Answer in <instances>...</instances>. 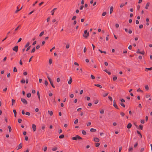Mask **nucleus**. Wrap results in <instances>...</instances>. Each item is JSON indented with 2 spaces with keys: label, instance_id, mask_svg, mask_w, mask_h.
Instances as JSON below:
<instances>
[{
  "label": "nucleus",
  "instance_id": "nucleus-17",
  "mask_svg": "<svg viewBox=\"0 0 152 152\" xmlns=\"http://www.w3.org/2000/svg\"><path fill=\"white\" fill-rule=\"evenodd\" d=\"M48 112L50 114V115H51V116L53 114V112L52 111H50L48 110Z\"/></svg>",
  "mask_w": 152,
  "mask_h": 152
},
{
  "label": "nucleus",
  "instance_id": "nucleus-4",
  "mask_svg": "<svg viewBox=\"0 0 152 152\" xmlns=\"http://www.w3.org/2000/svg\"><path fill=\"white\" fill-rule=\"evenodd\" d=\"M21 101L24 104H26L28 103L27 101L23 98H21Z\"/></svg>",
  "mask_w": 152,
  "mask_h": 152
},
{
  "label": "nucleus",
  "instance_id": "nucleus-2",
  "mask_svg": "<svg viewBox=\"0 0 152 152\" xmlns=\"http://www.w3.org/2000/svg\"><path fill=\"white\" fill-rule=\"evenodd\" d=\"M84 34L83 35V36L86 38H87L89 35V33L86 30L84 32Z\"/></svg>",
  "mask_w": 152,
  "mask_h": 152
},
{
  "label": "nucleus",
  "instance_id": "nucleus-47",
  "mask_svg": "<svg viewBox=\"0 0 152 152\" xmlns=\"http://www.w3.org/2000/svg\"><path fill=\"white\" fill-rule=\"evenodd\" d=\"M120 114H121V115L123 116H124L125 115L124 113L122 112H121L120 113Z\"/></svg>",
  "mask_w": 152,
  "mask_h": 152
},
{
  "label": "nucleus",
  "instance_id": "nucleus-44",
  "mask_svg": "<svg viewBox=\"0 0 152 152\" xmlns=\"http://www.w3.org/2000/svg\"><path fill=\"white\" fill-rule=\"evenodd\" d=\"M108 98L111 101H112L113 99H112V98L111 96H108Z\"/></svg>",
  "mask_w": 152,
  "mask_h": 152
},
{
  "label": "nucleus",
  "instance_id": "nucleus-21",
  "mask_svg": "<svg viewBox=\"0 0 152 152\" xmlns=\"http://www.w3.org/2000/svg\"><path fill=\"white\" fill-rule=\"evenodd\" d=\"M64 135L63 134H62L59 136V138L61 139L62 138H64Z\"/></svg>",
  "mask_w": 152,
  "mask_h": 152
},
{
  "label": "nucleus",
  "instance_id": "nucleus-3",
  "mask_svg": "<svg viewBox=\"0 0 152 152\" xmlns=\"http://www.w3.org/2000/svg\"><path fill=\"white\" fill-rule=\"evenodd\" d=\"M47 78L48 79V80H49V81L51 85L52 86V87L53 88H55V86H54V85L53 84V83L50 77L49 76H48Z\"/></svg>",
  "mask_w": 152,
  "mask_h": 152
},
{
  "label": "nucleus",
  "instance_id": "nucleus-6",
  "mask_svg": "<svg viewBox=\"0 0 152 152\" xmlns=\"http://www.w3.org/2000/svg\"><path fill=\"white\" fill-rule=\"evenodd\" d=\"M136 53H140V54H144V53H145V52L144 51H142V52H140L139 51V50L138 49Z\"/></svg>",
  "mask_w": 152,
  "mask_h": 152
},
{
  "label": "nucleus",
  "instance_id": "nucleus-57",
  "mask_svg": "<svg viewBox=\"0 0 152 152\" xmlns=\"http://www.w3.org/2000/svg\"><path fill=\"white\" fill-rule=\"evenodd\" d=\"M21 82L23 83H24L25 82V81L24 79H23L21 80Z\"/></svg>",
  "mask_w": 152,
  "mask_h": 152
},
{
  "label": "nucleus",
  "instance_id": "nucleus-38",
  "mask_svg": "<svg viewBox=\"0 0 152 152\" xmlns=\"http://www.w3.org/2000/svg\"><path fill=\"white\" fill-rule=\"evenodd\" d=\"M78 121V120L77 119H76L75 121H74V124H77Z\"/></svg>",
  "mask_w": 152,
  "mask_h": 152
},
{
  "label": "nucleus",
  "instance_id": "nucleus-40",
  "mask_svg": "<svg viewBox=\"0 0 152 152\" xmlns=\"http://www.w3.org/2000/svg\"><path fill=\"white\" fill-rule=\"evenodd\" d=\"M47 149V147L46 146H45L43 149L44 151H46Z\"/></svg>",
  "mask_w": 152,
  "mask_h": 152
},
{
  "label": "nucleus",
  "instance_id": "nucleus-11",
  "mask_svg": "<svg viewBox=\"0 0 152 152\" xmlns=\"http://www.w3.org/2000/svg\"><path fill=\"white\" fill-rule=\"evenodd\" d=\"M72 77H70V78H69V80L68 81V83L69 84H71V83H72Z\"/></svg>",
  "mask_w": 152,
  "mask_h": 152
},
{
  "label": "nucleus",
  "instance_id": "nucleus-12",
  "mask_svg": "<svg viewBox=\"0 0 152 152\" xmlns=\"http://www.w3.org/2000/svg\"><path fill=\"white\" fill-rule=\"evenodd\" d=\"M132 125L130 123H129L127 126V127L128 129H130L132 127Z\"/></svg>",
  "mask_w": 152,
  "mask_h": 152
},
{
  "label": "nucleus",
  "instance_id": "nucleus-49",
  "mask_svg": "<svg viewBox=\"0 0 152 152\" xmlns=\"http://www.w3.org/2000/svg\"><path fill=\"white\" fill-rule=\"evenodd\" d=\"M91 78L92 79H95V77L93 75H91Z\"/></svg>",
  "mask_w": 152,
  "mask_h": 152
},
{
  "label": "nucleus",
  "instance_id": "nucleus-46",
  "mask_svg": "<svg viewBox=\"0 0 152 152\" xmlns=\"http://www.w3.org/2000/svg\"><path fill=\"white\" fill-rule=\"evenodd\" d=\"M125 5L124 4H123V3H122L121 4L120 6V7L121 8V7H122L124 6Z\"/></svg>",
  "mask_w": 152,
  "mask_h": 152
},
{
  "label": "nucleus",
  "instance_id": "nucleus-42",
  "mask_svg": "<svg viewBox=\"0 0 152 152\" xmlns=\"http://www.w3.org/2000/svg\"><path fill=\"white\" fill-rule=\"evenodd\" d=\"M30 48H31V46H28V47L27 49L26 50V51H27L28 50H29L30 49Z\"/></svg>",
  "mask_w": 152,
  "mask_h": 152
},
{
  "label": "nucleus",
  "instance_id": "nucleus-25",
  "mask_svg": "<svg viewBox=\"0 0 152 152\" xmlns=\"http://www.w3.org/2000/svg\"><path fill=\"white\" fill-rule=\"evenodd\" d=\"M37 94L38 96V98H39V99L40 100V96L39 93V91H38L37 92Z\"/></svg>",
  "mask_w": 152,
  "mask_h": 152
},
{
  "label": "nucleus",
  "instance_id": "nucleus-31",
  "mask_svg": "<svg viewBox=\"0 0 152 152\" xmlns=\"http://www.w3.org/2000/svg\"><path fill=\"white\" fill-rule=\"evenodd\" d=\"M30 43L29 42H28L27 44H26V45L25 46V47H28V46H29Z\"/></svg>",
  "mask_w": 152,
  "mask_h": 152
},
{
  "label": "nucleus",
  "instance_id": "nucleus-20",
  "mask_svg": "<svg viewBox=\"0 0 152 152\" xmlns=\"http://www.w3.org/2000/svg\"><path fill=\"white\" fill-rule=\"evenodd\" d=\"M31 96V94L30 93H28L27 94V96L28 98H29Z\"/></svg>",
  "mask_w": 152,
  "mask_h": 152
},
{
  "label": "nucleus",
  "instance_id": "nucleus-26",
  "mask_svg": "<svg viewBox=\"0 0 152 152\" xmlns=\"http://www.w3.org/2000/svg\"><path fill=\"white\" fill-rule=\"evenodd\" d=\"M91 124V123L90 122H89L87 124V126H89Z\"/></svg>",
  "mask_w": 152,
  "mask_h": 152
},
{
  "label": "nucleus",
  "instance_id": "nucleus-58",
  "mask_svg": "<svg viewBox=\"0 0 152 152\" xmlns=\"http://www.w3.org/2000/svg\"><path fill=\"white\" fill-rule=\"evenodd\" d=\"M26 115H30V113L28 112H27L26 113Z\"/></svg>",
  "mask_w": 152,
  "mask_h": 152
},
{
  "label": "nucleus",
  "instance_id": "nucleus-55",
  "mask_svg": "<svg viewBox=\"0 0 152 152\" xmlns=\"http://www.w3.org/2000/svg\"><path fill=\"white\" fill-rule=\"evenodd\" d=\"M150 95H149V94H147V95H146L145 96V97H146L147 98H149V97H150Z\"/></svg>",
  "mask_w": 152,
  "mask_h": 152
},
{
  "label": "nucleus",
  "instance_id": "nucleus-10",
  "mask_svg": "<svg viewBox=\"0 0 152 152\" xmlns=\"http://www.w3.org/2000/svg\"><path fill=\"white\" fill-rule=\"evenodd\" d=\"M94 141L95 142H99V140L98 138L96 137L94 138Z\"/></svg>",
  "mask_w": 152,
  "mask_h": 152
},
{
  "label": "nucleus",
  "instance_id": "nucleus-33",
  "mask_svg": "<svg viewBox=\"0 0 152 152\" xmlns=\"http://www.w3.org/2000/svg\"><path fill=\"white\" fill-rule=\"evenodd\" d=\"M13 72H17V69L15 67H14L13 68Z\"/></svg>",
  "mask_w": 152,
  "mask_h": 152
},
{
  "label": "nucleus",
  "instance_id": "nucleus-16",
  "mask_svg": "<svg viewBox=\"0 0 152 152\" xmlns=\"http://www.w3.org/2000/svg\"><path fill=\"white\" fill-rule=\"evenodd\" d=\"M94 85L100 88H102V86L99 84H95Z\"/></svg>",
  "mask_w": 152,
  "mask_h": 152
},
{
  "label": "nucleus",
  "instance_id": "nucleus-30",
  "mask_svg": "<svg viewBox=\"0 0 152 152\" xmlns=\"http://www.w3.org/2000/svg\"><path fill=\"white\" fill-rule=\"evenodd\" d=\"M35 50V47H34L31 50V53H34Z\"/></svg>",
  "mask_w": 152,
  "mask_h": 152
},
{
  "label": "nucleus",
  "instance_id": "nucleus-61",
  "mask_svg": "<svg viewBox=\"0 0 152 152\" xmlns=\"http://www.w3.org/2000/svg\"><path fill=\"white\" fill-rule=\"evenodd\" d=\"M76 18V16H73L72 19V20H75V19Z\"/></svg>",
  "mask_w": 152,
  "mask_h": 152
},
{
  "label": "nucleus",
  "instance_id": "nucleus-52",
  "mask_svg": "<svg viewBox=\"0 0 152 152\" xmlns=\"http://www.w3.org/2000/svg\"><path fill=\"white\" fill-rule=\"evenodd\" d=\"M122 146L120 147L119 150V152H121V149H122Z\"/></svg>",
  "mask_w": 152,
  "mask_h": 152
},
{
  "label": "nucleus",
  "instance_id": "nucleus-50",
  "mask_svg": "<svg viewBox=\"0 0 152 152\" xmlns=\"http://www.w3.org/2000/svg\"><path fill=\"white\" fill-rule=\"evenodd\" d=\"M45 84L46 86H47V85L48 84V82L47 80H45Z\"/></svg>",
  "mask_w": 152,
  "mask_h": 152
},
{
  "label": "nucleus",
  "instance_id": "nucleus-19",
  "mask_svg": "<svg viewBox=\"0 0 152 152\" xmlns=\"http://www.w3.org/2000/svg\"><path fill=\"white\" fill-rule=\"evenodd\" d=\"M147 69L148 70H151L152 69V67H151L150 68H146L145 71H147V70H146Z\"/></svg>",
  "mask_w": 152,
  "mask_h": 152
},
{
  "label": "nucleus",
  "instance_id": "nucleus-45",
  "mask_svg": "<svg viewBox=\"0 0 152 152\" xmlns=\"http://www.w3.org/2000/svg\"><path fill=\"white\" fill-rule=\"evenodd\" d=\"M139 128H140L142 130V129L143 126H142V125H140L139 126Z\"/></svg>",
  "mask_w": 152,
  "mask_h": 152
},
{
  "label": "nucleus",
  "instance_id": "nucleus-28",
  "mask_svg": "<svg viewBox=\"0 0 152 152\" xmlns=\"http://www.w3.org/2000/svg\"><path fill=\"white\" fill-rule=\"evenodd\" d=\"M44 31H42L40 34L39 36L40 37H41L42 35H43L44 34Z\"/></svg>",
  "mask_w": 152,
  "mask_h": 152
},
{
  "label": "nucleus",
  "instance_id": "nucleus-32",
  "mask_svg": "<svg viewBox=\"0 0 152 152\" xmlns=\"http://www.w3.org/2000/svg\"><path fill=\"white\" fill-rule=\"evenodd\" d=\"M8 128L9 129V132H10L12 131V129L10 126H8Z\"/></svg>",
  "mask_w": 152,
  "mask_h": 152
},
{
  "label": "nucleus",
  "instance_id": "nucleus-59",
  "mask_svg": "<svg viewBox=\"0 0 152 152\" xmlns=\"http://www.w3.org/2000/svg\"><path fill=\"white\" fill-rule=\"evenodd\" d=\"M20 27V26H18L17 28H16L15 29V31H16L18 30V29Z\"/></svg>",
  "mask_w": 152,
  "mask_h": 152
},
{
  "label": "nucleus",
  "instance_id": "nucleus-39",
  "mask_svg": "<svg viewBox=\"0 0 152 152\" xmlns=\"http://www.w3.org/2000/svg\"><path fill=\"white\" fill-rule=\"evenodd\" d=\"M145 89L146 90H148L149 89L148 86V85H146L145 87Z\"/></svg>",
  "mask_w": 152,
  "mask_h": 152
},
{
  "label": "nucleus",
  "instance_id": "nucleus-63",
  "mask_svg": "<svg viewBox=\"0 0 152 152\" xmlns=\"http://www.w3.org/2000/svg\"><path fill=\"white\" fill-rule=\"evenodd\" d=\"M132 48V46L131 45H129L128 47V48L129 50H131Z\"/></svg>",
  "mask_w": 152,
  "mask_h": 152
},
{
  "label": "nucleus",
  "instance_id": "nucleus-34",
  "mask_svg": "<svg viewBox=\"0 0 152 152\" xmlns=\"http://www.w3.org/2000/svg\"><path fill=\"white\" fill-rule=\"evenodd\" d=\"M57 149V148L56 147H54L52 149V150L53 151H56Z\"/></svg>",
  "mask_w": 152,
  "mask_h": 152
},
{
  "label": "nucleus",
  "instance_id": "nucleus-43",
  "mask_svg": "<svg viewBox=\"0 0 152 152\" xmlns=\"http://www.w3.org/2000/svg\"><path fill=\"white\" fill-rule=\"evenodd\" d=\"M22 121V120L21 119H19L18 120V122L19 123H20Z\"/></svg>",
  "mask_w": 152,
  "mask_h": 152
},
{
  "label": "nucleus",
  "instance_id": "nucleus-1",
  "mask_svg": "<svg viewBox=\"0 0 152 152\" xmlns=\"http://www.w3.org/2000/svg\"><path fill=\"white\" fill-rule=\"evenodd\" d=\"M73 140H81L82 138L78 135H76L75 137H73L72 138Z\"/></svg>",
  "mask_w": 152,
  "mask_h": 152
},
{
  "label": "nucleus",
  "instance_id": "nucleus-23",
  "mask_svg": "<svg viewBox=\"0 0 152 152\" xmlns=\"http://www.w3.org/2000/svg\"><path fill=\"white\" fill-rule=\"evenodd\" d=\"M18 8H19V7H18V6L17 8V10L15 11V13H17L19 11H20V10H18Z\"/></svg>",
  "mask_w": 152,
  "mask_h": 152
},
{
  "label": "nucleus",
  "instance_id": "nucleus-60",
  "mask_svg": "<svg viewBox=\"0 0 152 152\" xmlns=\"http://www.w3.org/2000/svg\"><path fill=\"white\" fill-rule=\"evenodd\" d=\"M74 95L73 94H71L70 95V96L71 98H73L74 97Z\"/></svg>",
  "mask_w": 152,
  "mask_h": 152
},
{
  "label": "nucleus",
  "instance_id": "nucleus-41",
  "mask_svg": "<svg viewBox=\"0 0 152 152\" xmlns=\"http://www.w3.org/2000/svg\"><path fill=\"white\" fill-rule=\"evenodd\" d=\"M129 151H132V147H130L128 149Z\"/></svg>",
  "mask_w": 152,
  "mask_h": 152
},
{
  "label": "nucleus",
  "instance_id": "nucleus-64",
  "mask_svg": "<svg viewBox=\"0 0 152 152\" xmlns=\"http://www.w3.org/2000/svg\"><path fill=\"white\" fill-rule=\"evenodd\" d=\"M140 8V6L139 5H138L137 7V10H139Z\"/></svg>",
  "mask_w": 152,
  "mask_h": 152
},
{
  "label": "nucleus",
  "instance_id": "nucleus-24",
  "mask_svg": "<svg viewBox=\"0 0 152 152\" xmlns=\"http://www.w3.org/2000/svg\"><path fill=\"white\" fill-rule=\"evenodd\" d=\"M13 112L15 114V117H16V110H13Z\"/></svg>",
  "mask_w": 152,
  "mask_h": 152
},
{
  "label": "nucleus",
  "instance_id": "nucleus-37",
  "mask_svg": "<svg viewBox=\"0 0 152 152\" xmlns=\"http://www.w3.org/2000/svg\"><path fill=\"white\" fill-rule=\"evenodd\" d=\"M12 105H13V104L15 103V100L13 99H12Z\"/></svg>",
  "mask_w": 152,
  "mask_h": 152
},
{
  "label": "nucleus",
  "instance_id": "nucleus-15",
  "mask_svg": "<svg viewBox=\"0 0 152 152\" xmlns=\"http://www.w3.org/2000/svg\"><path fill=\"white\" fill-rule=\"evenodd\" d=\"M149 5H150V3L148 2L147 3L146 6L145 7V9L147 10L148 9V7L149 6Z\"/></svg>",
  "mask_w": 152,
  "mask_h": 152
},
{
  "label": "nucleus",
  "instance_id": "nucleus-56",
  "mask_svg": "<svg viewBox=\"0 0 152 152\" xmlns=\"http://www.w3.org/2000/svg\"><path fill=\"white\" fill-rule=\"evenodd\" d=\"M21 40H22V38H20L19 39L17 42V43H18L19 42H20L21 41Z\"/></svg>",
  "mask_w": 152,
  "mask_h": 152
},
{
  "label": "nucleus",
  "instance_id": "nucleus-8",
  "mask_svg": "<svg viewBox=\"0 0 152 152\" xmlns=\"http://www.w3.org/2000/svg\"><path fill=\"white\" fill-rule=\"evenodd\" d=\"M32 129H33L34 132L36 130V126L34 124H33L32 125Z\"/></svg>",
  "mask_w": 152,
  "mask_h": 152
},
{
  "label": "nucleus",
  "instance_id": "nucleus-14",
  "mask_svg": "<svg viewBox=\"0 0 152 152\" xmlns=\"http://www.w3.org/2000/svg\"><path fill=\"white\" fill-rule=\"evenodd\" d=\"M56 8L53 9L51 11V12L52 13V15H53L54 14V11L56 10Z\"/></svg>",
  "mask_w": 152,
  "mask_h": 152
},
{
  "label": "nucleus",
  "instance_id": "nucleus-62",
  "mask_svg": "<svg viewBox=\"0 0 152 152\" xmlns=\"http://www.w3.org/2000/svg\"><path fill=\"white\" fill-rule=\"evenodd\" d=\"M137 92H139V91H140V92H142V90H141L140 88H139L137 90Z\"/></svg>",
  "mask_w": 152,
  "mask_h": 152
},
{
  "label": "nucleus",
  "instance_id": "nucleus-54",
  "mask_svg": "<svg viewBox=\"0 0 152 152\" xmlns=\"http://www.w3.org/2000/svg\"><path fill=\"white\" fill-rule=\"evenodd\" d=\"M143 26L142 25H140L139 26V27L140 28H143Z\"/></svg>",
  "mask_w": 152,
  "mask_h": 152
},
{
  "label": "nucleus",
  "instance_id": "nucleus-27",
  "mask_svg": "<svg viewBox=\"0 0 152 152\" xmlns=\"http://www.w3.org/2000/svg\"><path fill=\"white\" fill-rule=\"evenodd\" d=\"M82 133L83 135H86V133L85 131L84 130H83L82 131Z\"/></svg>",
  "mask_w": 152,
  "mask_h": 152
},
{
  "label": "nucleus",
  "instance_id": "nucleus-7",
  "mask_svg": "<svg viewBox=\"0 0 152 152\" xmlns=\"http://www.w3.org/2000/svg\"><path fill=\"white\" fill-rule=\"evenodd\" d=\"M113 106L117 109H118V107L117 106V104L115 103V100H114L113 101Z\"/></svg>",
  "mask_w": 152,
  "mask_h": 152
},
{
  "label": "nucleus",
  "instance_id": "nucleus-29",
  "mask_svg": "<svg viewBox=\"0 0 152 152\" xmlns=\"http://www.w3.org/2000/svg\"><path fill=\"white\" fill-rule=\"evenodd\" d=\"M52 59H50L49 61V64H51L52 63Z\"/></svg>",
  "mask_w": 152,
  "mask_h": 152
},
{
  "label": "nucleus",
  "instance_id": "nucleus-35",
  "mask_svg": "<svg viewBox=\"0 0 152 152\" xmlns=\"http://www.w3.org/2000/svg\"><path fill=\"white\" fill-rule=\"evenodd\" d=\"M117 79V77L116 76H115L113 78V80L115 81Z\"/></svg>",
  "mask_w": 152,
  "mask_h": 152
},
{
  "label": "nucleus",
  "instance_id": "nucleus-13",
  "mask_svg": "<svg viewBox=\"0 0 152 152\" xmlns=\"http://www.w3.org/2000/svg\"><path fill=\"white\" fill-rule=\"evenodd\" d=\"M113 7L111 6L110 7V14H111L112 12H113Z\"/></svg>",
  "mask_w": 152,
  "mask_h": 152
},
{
  "label": "nucleus",
  "instance_id": "nucleus-9",
  "mask_svg": "<svg viewBox=\"0 0 152 152\" xmlns=\"http://www.w3.org/2000/svg\"><path fill=\"white\" fill-rule=\"evenodd\" d=\"M18 148L17 149V150H18L22 148V145L21 143L19 144L18 146Z\"/></svg>",
  "mask_w": 152,
  "mask_h": 152
},
{
  "label": "nucleus",
  "instance_id": "nucleus-53",
  "mask_svg": "<svg viewBox=\"0 0 152 152\" xmlns=\"http://www.w3.org/2000/svg\"><path fill=\"white\" fill-rule=\"evenodd\" d=\"M106 14V12H104L102 14V15L103 16H104Z\"/></svg>",
  "mask_w": 152,
  "mask_h": 152
},
{
  "label": "nucleus",
  "instance_id": "nucleus-18",
  "mask_svg": "<svg viewBox=\"0 0 152 152\" xmlns=\"http://www.w3.org/2000/svg\"><path fill=\"white\" fill-rule=\"evenodd\" d=\"M96 130L94 128H91L90 129V131L91 132H95Z\"/></svg>",
  "mask_w": 152,
  "mask_h": 152
},
{
  "label": "nucleus",
  "instance_id": "nucleus-22",
  "mask_svg": "<svg viewBox=\"0 0 152 152\" xmlns=\"http://www.w3.org/2000/svg\"><path fill=\"white\" fill-rule=\"evenodd\" d=\"M100 113L101 114H103L104 113V110L103 109H102L100 111Z\"/></svg>",
  "mask_w": 152,
  "mask_h": 152
},
{
  "label": "nucleus",
  "instance_id": "nucleus-36",
  "mask_svg": "<svg viewBox=\"0 0 152 152\" xmlns=\"http://www.w3.org/2000/svg\"><path fill=\"white\" fill-rule=\"evenodd\" d=\"M108 93H104V94H103V96L105 97V96H107V95H108Z\"/></svg>",
  "mask_w": 152,
  "mask_h": 152
},
{
  "label": "nucleus",
  "instance_id": "nucleus-5",
  "mask_svg": "<svg viewBox=\"0 0 152 152\" xmlns=\"http://www.w3.org/2000/svg\"><path fill=\"white\" fill-rule=\"evenodd\" d=\"M18 46H16L13 48V50L16 52H17L18 50Z\"/></svg>",
  "mask_w": 152,
  "mask_h": 152
},
{
  "label": "nucleus",
  "instance_id": "nucleus-48",
  "mask_svg": "<svg viewBox=\"0 0 152 152\" xmlns=\"http://www.w3.org/2000/svg\"><path fill=\"white\" fill-rule=\"evenodd\" d=\"M100 145V144L99 143H97L96 144V147H98Z\"/></svg>",
  "mask_w": 152,
  "mask_h": 152
},
{
  "label": "nucleus",
  "instance_id": "nucleus-51",
  "mask_svg": "<svg viewBox=\"0 0 152 152\" xmlns=\"http://www.w3.org/2000/svg\"><path fill=\"white\" fill-rule=\"evenodd\" d=\"M120 104L122 107H125V105L123 103H120Z\"/></svg>",
  "mask_w": 152,
  "mask_h": 152
}]
</instances>
